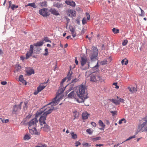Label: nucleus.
Wrapping results in <instances>:
<instances>
[{"label":"nucleus","mask_w":147,"mask_h":147,"mask_svg":"<svg viewBox=\"0 0 147 147\" xmlns=\"http://www.w3.org/2000/svg\"><path fill=\"white\" fill-rule=\"evenodd\" d=\"M62 99L61 97H58V95H56V96L53 99L51 102L37 112L36 117H39L42 113L45 114L47 115L49 114L53 110V106L57 105L59 103V101Z\"/></svg>","instance_id":"1"},{"label":"nucleus","mask_w":147,"mask_h":147,"mask_svg":"<svg viewBox=\"0 0 147 147\" xmlns=\"http://www.w3.org/2000/svg\"><path fill=\"white\" fill-rule=\"evenodd\" d=\"M86 90L85 86L81 85L80 86L78 90L77 91V93L79 99L81 100L80 102H84V100L88 98L87 92H86Z\"/></svg>","instance_id":"2"},{"label":"nucleus","mask_w":147,"mask_h":147,"mask_svg":"<svg viewBox=\"0 0 147 147\" xmlns=\"http://www.w3.org/2000/svg\"><path fill=\"white\" fill-rule=\"evenodd\" d=\"M143 123L139 125L138 129L136 132L137 134L139 132H143L144 131H147V116L142 119Z\"/></svg>","instance_id":"3"},{"label":"nucleus","mask_w":147,"mask_h":147,"mask_svg":"<svg viewBox=\"0 0 147 147\" xmlns=\"http://www.w3.org/2000/svg\"><path fill=\"white\" fill-rule=\"evenodd\" d=\"M80 62L82 67H84L85 66L84 69H86L89 68V67L90 62L88 60L87 57L85 55H83L80 57Z\"/></svg>","instance_id":"4"},{"label":"nucleus","mask_w":147,"mask_h":147,"mask_svg":"<svg viewBox=\"0 0 147 147\" xmlns=\"http://www.w3.org/2000/svg\"><path fill=\"white\" fill-rule=\"evenodd\" d=\"M66 80L67 79L65 78L62 80L60 83V86L59 87L58 92L57 93V95H58V97H61L62 98L63 96V93L65 90V88L67 86V85H66L65 87L63 86V83L66 81Z\"/></svg>","instance_id":"5"},{"label":"nucleus","mask_w":147,"mask_h":147,"mask_svg":"<svg viewBox=\"0 0 147 147\" xmlns=\"http://www.w3.org/2000/svg\"><path fill=\"white\" fill-rule=\"evenodd\" d=\"M92 53L90 56V58L92 61L96 59L98 55V49L96 47H92Z\"/></svg>","instance_id":"6"},{"label":"nucleus","mask_w":147,"mask_h":147,"mask_svg":"<svg viewBox=\"0 0 147 147\" xmlns=\"http://www.w3.org/2000/svg\"><path fill=\"white\" fill-rule=\"evenodd\" d=\"M100 76L98 74V72L94 73L91 75L90 81L92 82H95L100 80Z\"/></svg>","instance_id":"7"},{"label":"nucleus","mask_w":147,"mask_h":147,"mask_svg":"<svg viewBox=\"0 0 147 147\" xmlns=\"http://www.w3.org/2000/svg\"><path fill=\"white\" fill-rule=\"evenodd\" d=\"M45 82L41 84L37 88V89L36 90L33 94L35 95H36L39 92H41L46 87V85Z\"/></svg>","instance_id":"8"},{"label":"nucleus","mask_w":147,"mask_h":147,"mask_svg":"<svg viewBox=\"0 0 147 147\" xmlns=\"http://www.w3.org/2000/svg\"><path fill=\"white\" fill-rule=\"evenodd\" d=\"M36 115L37 112L36 114L35 118H33L27 123L28 127H31L32 126H35L36 125V123H37L38 121L37 118L38 117H36Z\"/></svg>","instance_id":"9"},{"label":"nucleus","mask_w":147,"mask_h":147,"mask_svg":"<svg viewBox=\"0 0 147 147\" xmlns=\"http://www.w3.org/2000/svg\"><path fill=\"white\" fill-rule=\"evenodd\" d=\"M47 11V8L42 9L39 10V14L44 17H47L49 16L50 15Z\"/></svg>","instance_id":"10"},{"label":"nucleus","mask_w":147,"mask_h":147,"mask_svg":"<svg viewBox=\"0 0 147 147\" xmlns=\"http://www.w3.org/2000/svg\"><path fill=\"white\" fill-rule=\"evenodd\" d=\"M34 46L32 45L30 46V49L28 51L26 54V59H28L31 56L33 53Z\"/></svg>","instance_id":"11"},{"label":"nucleus","mask_w":147,"mask_h":147,"mask_svg":"<svg viewBox=\"0 0 147 147\" xmlns=\"http://www.w3.org/2000/svg\"><path fill=\"white\" fill-rule=\"evenodd\" d=\"M40 117L39 119V121L40 123V125H42L43 124H46L45 121L46 120V118L47 117V115L45 114H42L41 115H40Z\"/></svg>","instance_id":"12"},{"label":"nucleus","mask_w":147,"mask_h":147,"mask_svg":"<svg viewBox=\"0 0 147 147\" xmlns=\"http://www.w3.org/2000/svg\"><path fill=\"white\" fill-rule=\"evenodd\" d=\"M67 15L69 17H73L76 16V11L73 10L68 9L66 11Z\"/></svg>","instance_id":"13"},{"label":"nucleus","mask_w":147,"mask_h":147,"mask_svg":"<svg viewBox=\"0 0 147 147\" xmlns=\"http://www.w3.org/2000/svg\"><path fill=\"white\" fill-rule=\"evenodd\" d=\"M28 129L29 130L30 133L32 134H35L37 135H40V132L37 131L36 128L34 127L32 128L30 127H28Z\"/></svg>","instance_id":"14"},{"label":"nucleus","mask_w":147,"mask_h":147,"mask_svg":"<svg viewBox=\"0 0 147 147\" xmlns=\"http://www.w3.org/2000/svg\"><path fill=\"white\" fill-rule=\"evenodd\" d=\"M44 126L43 125H41V129L42 130L45 132H48L50 130V127L46 123V124H43Z\"/></svg>","instance_id":"15"},{"label":"nucleus","mask_w":147,"mask_h":147,"mask_svg":"<svg viewBox=\"0 0 147 147\" xmlns=\"http://www.w3.org/2000/svg\"><path fill=\"white\" fill-rule=\"evenodd\" d=\"M23 102H20V104L18 105V107L16 105H15L13 106V111L14 112H16L18 110H20L21 109L22 105L23 103Z\"/></svg>","instance_id":"16"},{"label":"nucleus","mask_w":147,"mask_h":147,"mask_svg":"<svg viewBox=\"0 0 147 147\" xmlns=\"http://www.w3.org/2000/svg\"><path fill=\"white\" fill-rule=\"evenodd\" d=\"M112 60V59L111 57H107L105 59L102 61V65H104L107 64L108 61L111 62Z\"/></svg>","instance_id":"17"},{"label":"nucleus","mask_w":147,"mask_h":147,"mask_svg":"<svg viewBox=\"0 0 147 147\" xmlns=\"http://www.w3.org/2000/svg\"><path fill=\"white\" fill-rule=\"evenodd\" d=\"M65 3L68 5L71 6L72 7H74L76 5L75 2L70 0H67L65 1Z\"/></svg>","instance_id":"18"},{"label":"nucleus","mask_w":147,"mask_h":147,"mask_svg":"<svg viewBox=\"0 0 147 147\" xmlns=\"http://www.w3.org/2000/svg\"><path fill=\"white\" fill-rule=\"evenodd\" d=\"M19 80L22 84L25 85H26L27 82H26V81L24 79V77L22 75H20L19 76Z\"/></svg>","instance_id":"19"},{"label":"nucleus","mask_w":147,"mask_h":147,"mask_svg":"<svg viewBox=\"0 0 147 147\" xmlns=\"http://www.w3.org/2000/svg\"><path fill=\"white\" fill-rule=\"evenodd\" d=\"M72 74V70H71V69H70L69 72L67 74V77H65L67 79V81H69L71 80Z\"/></svg>","instance_id":"20"},{"label":"nucleus","mask_w":147,"mask_h":147,"mask_svg":"<svg viewBox=\"0 0 147 147\" xmlns=\"http://www.w3.org/2000/svg\"><path fill=\"white\" fill-rule=\"evenodd\" d=\"M50 11L52 14L55 16H58L60 15L58 11L55 9L51 8L50 9Z\"/></svg>","instance_id":"21"},{"label":"nucleus","mask_w":147,"mask_h":147,"mask_svg":"<svg viewBox=\"0 0 147 147\" xmlns=\"http://www.w3.org/2000/svg\"><path fill=\"white\" fill-rule=\"evenodd\" d=\"M53 5L54 7L58 8H61L63 7V4L62 3H59L58 2L54 3Z\"/></svg>","instance_id":"22"},{"label":"nucleus","mask_w":147,"mask_h":147,"mask_svg":"<svg viewBox=\"0 0 147 147\" xmlns=\"http://www.w3.org/2000/svg\"><path fill=\"white\" fill-rule=\"evenodd\" d=\"M89 114L86 112L83 113L82 114V119L83 120L87 119L88 118Z\"/></svg>","instance_id":"23"},{"label":"nucleus","mask_w":147,"mask_h":147,"mask_svg":"<svg viewBox=\"0 0 147 147\" xmlns=\"http://www.w3.org/2000/svg\"><path fill=\"white\" fill-rule=\"evenodd\" d=\"M26 72L27 75L28 76H30L32 74H34V70L33 69L31 68L26 70Z\"/></svg>","instance_id":"24"},{"label":"nucleus","mask_w":147,"mask_h":147,"mask_svg":"<svg viewBox=\"0 0 147 147\" xmlns=\"http://www.w3.org/2000/svg\"><path fill=\"white\" fill-rule=\"evenodd\" d=\"M75 96L76 95L74 91H72L68 95V97L69 98H74Z\"/></svg>","instance_id":"25"},{"label":"nucleus","mask_w":147,"mask_h":147,"mask_svg":"<svg viewBox=\"0 0 147 147\" xmlns=\"http://www.w3.org/2000/svg\"><path fill=\"white\" fill-rule=\"evenodd\" d=\"M43 44V41H40L38 42H37L36 43H34L33 46H35L36 47L40 46L42 45Z\"/></svg>","instance_id":"26"},{"label":"nucleus","mask_w":147,"mask_h":147,"mask_svg":"<svg viewBox=\"0 0 147 147\" xmlns=\"http://www.w3.org/2000/svg\"><path fill=\"white\" fill-rule=\"evenodd\" d=\"M121 62L123 65L124 64L126 65L128 63V61L126 58H125L121 61Z\"/></svg>","instance_id":"27"},{"label":"nucleus","mask_w":147,"mask_h":147,"mask_svg":"<svg viewBox=\"0 0 147 147\" xmlns=\"http://www.w3.org/2000/svg\"><path fill=\"white\" fill-rule=\"evenodd\" d=\"M79 115V113L77 111L74 112V116L75 117L74 119L78 118Z\"/></svg>","instance_id":"28"},{"label":"nucleus","mask_w":147,"mask_h":147,"mask_svg":"<svg viewBox=\"0 0 147 147\" xmlns=\"http://www.w3.org/2000/svg\"><path fill=\"white\" fill-rule=\"evenodd\" d=\"M103 49L106 50H107L108 49V45L106 43L103 45L102 46V50Z\"/></svg>","instance_id":"29"},{"label":"nucleus","mask_w":147,"mask_h":147,"mask_svg":"<svg viewBox=\"0 0 147 147\" xmlns=\"http://www.w3.org/2000/svg\"><path fill=\"white\" fill-rule=\"evenodd\" d=\"M110 100L113 103L115 104V105H118L119 104V101L118 100L115 99H111Z\"/></svg>","instance_id":"30"},{"label":"nucleus","mask_w":147,"mask_h":147,"mask_svg":"<svg viewBox=\"0 0 147 147\" xmlns=\"http://www.w3.org/2000/svg\"><path fill=\"white\" fill-rule=\"evenodd\" d=\"M71 134L72 136L71 137L73 139L75 140L77 138V135L76 134H74V132L71 131Z\"/></svg>","instance_id":"31"},{"label":"nucleus","mask_w":147,"mask_h":147,"mask_svg":"<svg viewBox=\"0 0 147 147\" xmlns=\"http://www.w3.org/2000/svg\"><path fill=\"white\" fill-rule=\"evenodd\" d=\"M40 6L41 7H46L47 6V2L46 1H44L40 3Z\"/></svg>","instance_id":"32"},{"label":"nucleus","mask_w":147,"mask_h":147,"mask_svg":"<svg viewBox=\"0 0 147 147\" xmlns=\"http://www.w3.org/2000/svg\"><path fill=\"white\" fill-rule=\"evenodd\" d=\"M28 6L32 7L34 8H36L37 7L36 5H35V3H28L27 5H26V7Z\"/></svg>","instance_id":"33"},{"label":"nucleus","mask_w":147,"mask_h":147,"mask_svg":"<svg viewBox=\"0 0 147 147\" xmlns=\"http://www.w3.org/2000/svg\"><path fill=\"white\" fill-rule=\"evenodd\" d=\"M30 135L26 134L24 136V139L25 140H28L30 139Z\"/></svg>","instance_id":"34"},{"label":"nucleus","mask_w":147,"mask_h":147,"mask_svg":"<svg viewBox=\"0 0 147 147\" xmlns=\"http://www.w3.org/2000/svg\"><path fill=\"white\" fill-rule=\"evenodd\" d=\"M123 121V123H126V121L125 119L124 118H123L121 119V120H120L119 121V124H121Z\"/></svg>","instance_id":"35"},{"label":"nucleus","mask_w":147,"mask_h":147,"mask_svg":"<svg viewBox=\"0 0 147 147\" xmlns=\"http://www.w3.org/2000/svg\"><path fill=\"white\" fill-rule=\"evenodd\" d=\"M117 98L118 99V100H117L119 101V102L120 103V102H122L123 103H124L125 100L122 98H120L118 96H117Z\"/></svg>","instance_id":"36"},{"label":"nucleus","mask_w":147,"mask_h":147,"mask_svg":"<svg viewBox=\"0 0 147 147\" xmlns=\"http://www.w3.org/2000/svg\"><path fill=\"white\" fill-rule=\"evenodd\" d=\"M112 31L115 34L119 32V29H115V28H113L112 29Z\"/></svg>","instance_id":"37"},{"label":"nucleus","mask_w":147,"mask_h":147,"mask_svg":"<svg viewBox=\"0 0 147 147\" xmlns=\"http://www.w3.org/2000/svg\"><path fill=\"white\" fill-rule=\"evenodd\" d=\"M82 145L84 147H88L91 146V144H89L88 143L84 142L82 143Z\"/></svg>","instance_id":"38"},{"label":"nucleus","mask_w":147,"mask_h":147,"mask_svg":"<svg viewBox=\"0 0 147 147\" xmlns=\"http://www.w3.org/2000/svg\"><path fill=\"white\" fill-rule=\"evenodd\" d=\"M73 89L72 86H70L69 87V88L66 92V94H67L70 91Z\"/></svg>","instance_id":"39"},{"label":"nucleus","mask_w":147,"mask_h":147,"mask_svg":"<svg viewBox=\"0 0 147 147\" xmlns=\"http://www.w3.org/2000/svg\"><path fill=\"white\" fill-rule=\"evenodd\" d=\"M141 11V13L140 14V16H144V11L141 9V8L139 7Z\"/></svg>","instance_id":"40"},{"label":"nucleus","mask_w":147,"mask_h":147,"mask_svg":"<svg viewBox=\"0 0 147 147\" xmlns=\"http://www.w3.org/2000/svg\"><path fill=\"white\" fill-rule=\"evenodd\" d=\"M87 19L85 18H84L82 20V24L84 25L85 24H86L87 22Z\"/></svg>","instance_id":"41"},{"label":"nucleus","mask_w":147,"mask_h":147,"mask_svg":"<svg viewBox=\"0 0 147 147\" xmlns=\"http://www.w3.org/2000/svg\"><path fill=\"white\" fill-rule=\"evenodd\" d=\"M75 146L76 147H78L80 145H81V144L80 142L79 141H75Z\"/></svg>","instance_id":"42"},{"label":"nucleus","mask_w":147,"mask_h":147,"mask_svg":"<svg viewBox=\"0 0 147 147\" xmlns=\"http://www.w3.org/2000/svg\"><path fill=\"white\" fill-rule=\"evenodd\" d=\"M16 70L17 71H18L19 70H20L21 69V67L19 65H17L16 67Z\"/></svg>","instance_id":"43"},{"label":"nucleus","mask_w":147,"mask_h":147,"mask_svg":"<svg viewBox=\"0 0 147 147\" xmlns=\"http://www.w3.org/2000/svg\"><path fill=\"white\" fill-rule=\"evenodd\" d=\"M45 51V53H44L43 55L46 56H47L48 55V49L47 48H46Z\"/></svg>","instance_id":"44"},{"label":"nucleus","mask_w":147,"mask_h":147,"mask_svg":"<svg viewBox=\"0 0 147 147\" xmlns=\"http://www.w3.org/2000/svg\"><path fill=\"white\" fill-rule=\"evenodd\" d=\"M80 17L78 16L76 20V22L78 24H80Z\"/></svg>","instance_id":"45"},{"label":"nucleus","mask_w":147,"mask_h":147,"mask_svg":"<svg viewBox=\"0 0 147 147\" xmlns=\"http://www.w3.org/2000/svg\"><path fill=\"white\" fill-rule=\"evenodd\" d=\"M128 42V41L127 40H124L122 43V45L123 46L126 45Z\"/></svg>","instance_id":"46"},{"label":"nucleus","mask_w":147,"mask_h":147,"mask_svg":"<svg viewBox=\"0 0 147 147\" xmlns=\"http://www.w3.org/2000/svg\"><path fill=\"white\" fill-rule=\"evenodd\" d=\"M86 15L87 17V20H89L90 19V15L87 12H86Z\"/></svg>","instance_id":"47"},{"label":"nucleus","mask_w":147,"mask_h":147,"mask_svg":"<svg viewBox=\"0 0 147 147\" xmlns=\"http://www.w3.org/2000/svg\"><path fill=\"white\" fill-rule=\"evenodd\" d=\"M28 103L26 102H24V105L23 107V109L24 110L26 109H27V105Z\"/></svg>","instance_id":"48"},{"label":"nucleus","mask_w":147,"mask_h":147,"mask_svg":"<svg viewBox=\"0 0 147 147\" xmlns=\"http://www.w3.org/2000/svg\"><path fill=\"white\" fill-rule=\"evenodd\" d=\"M69 30L71 32V33L72 32H74V31H75V29L74 28H73L72 27H71L70 28H69Z\"/></svg>","instance_id":"49"},{"label":"nucleus","mask_w":147,"mask_h":147,"mask_svg":"<svg viewBox=\"0 0 147 147\" xmlns=\"http://www.w3.org/2000/svg\"><path fill=\"white\" fill-rule=\"evenodd\" d=\"M117 83H113V85H114L115 86V88L116 89H118L119 88V86L117 85Z\"/></svg>","instance_id":"50"},{"label":"nucleus","mask_w":147,"mask_h":147,"mask_svg":"<svg viewBox=\"0 0 147 147\" xmlns=\"http://www.w3.org/2000/svg\"><path fill=\"white\" fill-rule=\"evenodd\" d=\"M111 113L112 114V115L114 116L117 115V111H112Z\"/></svg>","instance_id":"51"},{"label":"nucleus","mask_w":147,"mask_h":147,"mask_svg":"<svg viewBox=\"0 0 147 147\" xmlns=\"http://www.w3.org/2000/svg\"><path fill=\"white\" fill-rule=\"evenodd\" d=\"M133 93L136 92L137 91V89L135 87H133L132 88Z\"/></svg>","instance_id":"52"},{"label":"nucleus","mask_w":147,"mask_h":147,"mask_svg":"<svg viewBox=\"0 0 147 147\" xmlns=\"http://www.w3.org/2000/svg\"><path fill=\"white\" fill-rule=\"evenodd\" d=\"M136 137V136L135 135H134L133 136H131V137H129L128 139H127L126 140L127 141V140H130V139H132V138H134Z\"/></svg>","instance_id":"53"},{"label":"nucleus","mask_w":147,"mask_h":147,"mask_svg":"<svg viewBox=\"0 0 147 147\" xmlns=\"http://www.w3.org/2000/svg\"><path fill=\"white\" fill-rule=\"evenodd\" d=\"M100 137H96L94 138H93L92 140L94 141H96V140H100Z\"/></svg>","instance_id":"54"},{"label":"nucleus","mask_w":147,"mask_h":147,"mask_svg":"<svg viewBox=\"0 0 147 147\" xmlns=\"http://www.w3.org/2000/svg\"><path fill=\"white\" fill-rule=\"evenodd\" d=\"M86 132L90 134H91L92 133V132L91 131L90 129H87L86 130Z\"/></svg>","instance_id":"55"},{"label":"nucleus","mask_w":147,"mask_h":147,"mask_svg":"<svg viewBox=\"0 0 147 147\" xmlns=\"http://www.w3.org/2000/svg\"><path fill=\"white\" fill-rule=\"evenodd\" d=\"M20 59L22 61H24L25 59H26V57H24L23 56H21L20 57Z\"/></svg>","instance_id":"56"},{"label":"nucleus","mask_w":147,"mask_h":147,"mask_svg":"<svg viewBox=\"0 0 147 147\" xmlns=\"http://www.w3.org/2000/svg\"><path fill=\"white\" fill-rule=\"evenodd\" d=\"M71 34L73 38L75 37L76 35V33L75 32V31H74L73 32H72L71 33Z\"/></svg>","instance_id":"57"},{"label":"nucleus","mask_w":147,"mask_h":147,"mask_svg":"<svg viewBox=\"0 0 147 147\" xmlns=\"http://www.w3.org/2000/svg\"><path fill=\"white\" fill-rule=\"evenodd\" d=\"M86 30L84 29V28H83L81 31V34H84V33L85 32Z\"/></svg>","instance_id":"58"},{"label":"nucleus","mask_w":147,"mask_h":147,"mask_svg":"<svg viewBox=\"0 0 147 147\" xmlns=\"http://www.w3.org/2000/svg\"><path fill=\"white\" fill-rule=\"evenodd\" d=\"M104 122L107 125H109L110 124L109 121L107 120H105L104 121Z\"/></svg>","instance_id":"59"},{"label":"nucleus","mask_w":147,"mask_h":147,"mask_svg":"<svg viewBox=\"0 0 147 147\" xmlns=\"http://www.w3.org/2000/svg\"><path fill=\"white\" fill-rule=\"evenodd\" d=\"M11 7V9L14 10L15 8V5L13 4Z\"/></svg>","instance_id":"60"},{"label":"nucleus","mask_w":147,"mask_h":147,"mask_svg":"<svg viewBox=\"0 0 147 147\" xmlns=\"http://www.w3.org/2000/svg\"><path fill=\"white\" fill-rule=\"evenodd\" d=\"M75 63L77 65L78 64V61L77 60V57H75Z\"/></svg>","instance_id":"61"},{"label":"nucleus","mask_w":147,"mask_h":147,"mask_svg":"<svg viewBox=\"0 0 147 147\" xmlns=\"http://www.w3.org/2000/svg\"><path fill=\"white\" fill-rule=\"evenodd\" d=\"M9 5L8 6V9L11 7V6L12 2L11 1H9Z\"/></svg>","instance_id":"62"},{"label":"nucleus","mask_w":147,"mask_h":147,"mask_svg":"<svg viewBox=\"0 0 147 147\" xmlns=\"http://www.w3.org/2000/svg\"><path fill=\"white\" fill-rule=\"evenodd\" d=\"M91 124L94 127H96V124L94 122H92L91 123Z\"/></svg>","instance_id":"63"},{"label":"nucleus","mask_w":147,"mask_h":147,"mask_svg":"<svg viewBox=\"0 0 147 147\" xmlns=\"http://www.w3.org/2000/svg\"><path fill=\"white\" fill-rule=\"evenodd\" d=\"M1 84L3 85H5L7 84V82L6 81H2L1 82Z\"/></svg>","instance_id":"64"}]
</instances>
